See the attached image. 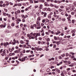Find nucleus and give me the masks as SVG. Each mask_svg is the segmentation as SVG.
<instances>
[{
	"label": "nucleus",
	"mask_w": 76,
	"mask_h": 76,
	"mask_svg": "<svg viewBox=\"0 0 76 76\" xmlns=\"http://www.w3.org/2000/svg\"><path fill=\"white\" fill-rule=\"evenodd\" d=\"M3 16H7L8 18H10V16H11V15L10 14H9L8 13H3Z\"/></svg>",
	"instance_id": "f257e3e1"
},
{
	"label": "nucleus",
	"mask_w": 76,
	"mask_h": 76,
	"mask_svg": "<svg viewBox=\"0 0 76 76\" xmlns=\"http://www.w3.org/2000/svg\"><path fill=\"white\" fill-rule=\"evenodd\" d=\"M19 60L20 61H25V58L24 57L23 58H19Z\"/></svg>",
	"instance_id": "f03ea898"
},
{
	"label": "nucleus",
	"mask_w": 76,
	"mask_h": 76,
	"mask_svg": "<svg viewBox=\"0 0 76 76\" xmlns=\"http://www.w3.org/2000/svg\"><path fill=\"white\" fill-rule=\"evenodd\" d=\"M2 53H3L1 54L2 56H4V55L6 54V50H4L3 51Z\"/></svg>",
	"instance_id": "7ed1b4c3"
},
{
	"label": "nucleus",
	"mask_w": 76,
	"mask_h": 76,
	"mask_svg": "<svg viewBox=\"0 0 76 76\" xmlns=\"http://www.w3.org/2000/svg\"><path fill=\"white\" fill-rule=\"evenodd\" d=\"M53 14V12H51L50 13V14H49L48 15V18L49 19H51V15Z\"/></svg>",
	"instance_id": "20e7f679"
},
{
	"label": "nucleus",
	"mask_w": 76,
	"mask_h": 76,
	"mask_svg": "<svg viewBox=\"0 0 76 76\" xmlns=\"http://www.w3.org/2000/svg\"><path fill=\"white\" fill-rule=\"evenodd\" d=\"M36 24H37V26H39V25H40V23L39 21L37 20L36 21Z\"/></svg>",
	"instance_id": "39448f33"
},
{
	"label": "nucleus",
	"mask_w": 76,
	"mask_h": 76,
	"mask_svg": "<svg viewBox=\"0 0 76 76\" xmlns=\"http://www.w3.org/2000/svg\"><path fill=\"white\" fill-rule=\"evenodd\" d=\"M66 43V40H64L61 43L62 44H64Z\"/></svg>",
	"instance_id": "423d86ee"
},
{
	"label": "nucleus",
	"mask_w": 76,
	"mask_h": 76,
	"mask_svg": "<svg viewBox=\"0 0 76 76\" xmlns=\"http://www.w3.org/2000/svg\"><path fill=\"white\" fill-rule=\"evenodd\" d=\"M20 50H16L15 51H14V53H20Z\"/></svg>",
	"instance_id": "0eeeda50"
},
{
	"label": "nucleus",
	"mask_w": 76,
	"mask_h": 76,
	"mask_svg": "<svg viewBox=\"0 0 76 76\" xmlns=\"http://www.w3.org/2000/svg\"><path fill=\"white\" fill-rule=\"evenodd\" d=\"M63 64V62L61 61L59 63H58L57 64V66H60V64Z\"/></svg>",
	"instance_id": "6e6552de"
},
{
	"label": "nucleus",
	"mask_w": 76,
	"mask_h": 76,
	"mask_svg": "<svg viewBox=\"0 0 76 76\" xmlns=\"http://www.w3.org/2000/svg\"><path fill=\"white\" fill-rule=\"evenodd\" d=\"M37 29H40L41 28V26H40V25H37Z\"/></svg>",
	"instance_id": "1a4fd4ad"
},
{
	"label": "nucleus",
	"mask_w": 76,
	"mask_h": 76,
	"mask_svg": "<svg viewBox=\"0 0 76 76\" xmlns=\"http://www.w3.org/2000/svg\"><path fill=\"white\" fill-rule=\"evenodd\" d=\"M61 76H63L64 75V72H63V71H61Z\"/></svg>",
	"instance_id": "9d476101"
},
{
	"label": "nucleus",
	"mask_w": 76,
	"mask_h": 76,
	"mask_svg": "<svg viewBox=\"0 0 76 76\" xmlns=\"http://www.w3.org/2000/svg\"><path fill=\"white\" fill-rule=\"evenodd\" d=\"M54 17L55 18H56H56H59V15H54Z\"/></svg>",
	"instance_id": "9b49d317"
},
{
	"label": "nucleus",
	"mask_w": 76,
	"mask_h": 76,
	"mask_svg": "<svg viewBox=\"0 0 76 76\" xmlns=\"http://www.w3.org/2000/svg\"><path fill=\"white\" fill-rule=\"evenodd\" d=\"M69 67H73L74 66V64H71L69 65Z\"/></svg>",
	"instance_id": "f8f14e48"
},
{
	"label": "nucleus",
	"mask_w": 76,
	"mask_h": 76,
	"mask_svg": "<svg viewBox=\"0 0 76 76\" xmlns=\"http://www.w3.org/2000/svg\"><path fill=\"white\" fill-rule=\"evenodd\" d=\"M36 36L37 37V36H40L41 35V34H40V33H36Z\"/></svg>",
	"instance_id": "ddd939ff"
},
{
	"label": "nucleus",
	"mask_w": 76,
	"mask_h": 76,
	"mask_svg": "<svg viewBox=\"0 0 76 76\" xmlns=\"http://www.w3.org/2000/svg\"><path fill=\"white\" fill-rule=\"evenodd\" d=\"M0 27L1 28H5V26H4L3 24H1L0 25Z\"/></svg>",
	"instance_id": "4468645a"
},
{
	"label": "nucleus",
	"mask_w": 76,
	"mask_h": 76,
	"mask_svg": "<svg viewBox=\"0 0 76 76\" xmlns=\"http://www.w3.org/2000/svg\"><path fill=\"white\" fill-rule=\"evenodd\" d=\"M21 16L23 18V19H25V18H26V17H25V15H21Z\"/></svg>",
	"instance_id": "2eb2a0df"
},
{
	"label": "nucleus",
	"mask_w": 76,
	"mask_h": 76,
	"mask_svg": "<svg viewBox=\"0 0 76 76\" xmlns=\"http://www.w3.org/2000/svg\"><path fill=\"white\" fill-rule=\"evenodd\" d=\"M75 9V7L72 6L71 7V11H72L73 10H74Z\"/></svg>",
	"instance_id": "dca6fc26"
},
{
	"label": "nucleus",
	"mask_w": 76,
	"mask_h": 76,
	"mask_svg": "<svg viewBox=\"0 0 76 76\" xmlns=\"http://www.w3.org/2000/svg\"><path fill=\"white\" fill-rule=\"evenodd\" d=\"M34 3H39V1H34Z\"/></svg>",
	"instance_id": "f3484780"
},
{
	"label": "nucleus",
	"mask_w": 76,
	"mask_h": 76,
	"mask_svg": "<svg viewBox=\"0 0 76 76\" xmlns=\"http://www.w3.org/2000/svg\"><path fill=\"white\" fill-rule=\"evenodd\" d=\"M29 38L30 39H34V37L31 36L29 37Z\"/></svg>",
	"instance_id": "a211bd4d"
},
{
	"label": "nucleus",
	"mask_w": 76,
	"mask_h": 76,
	"mask_svg": "<svg viewBox=\"0 0 76 76\" xmlns=\"http://www.w3.org/2000/svg\"><path fill=\"white\" fill-rule=\"evenodd\" d=\"M39 2H42V3H44L45 1L44 0H39Z\"/></svg>",
	"instance_id": "6ab92c4d"
},
{
	"label": "nucleus",
	"mask_w": 76,
	"mask_h": 76,
	"mask_svg": "<svg viewBox=\"0 0 76 76\" xmlns=\"http://www.w3.org/2000/svg\"><path fill=\"white\" fill-rule=\"evenodd\" d=\"M35 49H36L37 51H39V48L38 47V48L37 47H35Z\"/></svg>",
	"instance_id": "aec40b11"
},
{
	"label": "nucleus",
	"mask_w": 76,
	"mask_h": 76,
	"mask_svg": "<svg viewBox=\"0 0 76 76\" xmlns=\"http://www.w3.org/2000/svg\"><path fill=\"white\" fill-rule=\"evenodd\" d=\"M58 11H59V12H62L63 11V10H62V9H61L60 8H59L58 9Z\"/></svg>",
	"instance_id": "412c9836"
},
{
	"label": "nucleus",
	"mask_w": 76,
	"mask_h": 76,
	"mask_svg": "<svg viewBox=\"0 0 76 76\" xmlns=\"http://www.w3.org/2000/svg\"><path fill=\"white\" fill-rule=\"evenodd\" d=\"M42 4H40V9H42Z\"/></svg>",
	"instance_id": "4be33fe9"
},
{
	"label": "nucleus",
	"mask_w": 76,
	"mask_h": 76,
	"mask_svg": "<svg viewBox=\"0 0 76 76\" xmlns=\"http://www.w3.org/2000/svg\"><path fill=\"white\" fill-rule=\"evenodd\" d=\"M75 22V20H72V23H74Z\"/></svg>",
	"instance_id": "5701e85b"
},
{
	"label": "nucleus",
	"mask_w": 76,
	"mask_h": 76,
	"mask_svg": "<svg viewBox=\"0 0 76 76\" xmlns=\"http://www.w3.org/2000/svg\"><path fill=\"white\" fill-rule=\"evenodd\" d=\"M56 71L58 73H60V69H56Z\"/></svg>",
	"instance_id": "b1692460"
},
{
	"label": "nucleus",
	"mask_w": 76,
	"mask_h": 76,
	"mask_svg": "<svg viewBox=\"0 0 76 76\" xmlns=\"http://www.w3.org/2000/svg\"><path fill=\"white\" fill-rule=\"evenodd\" d=\"M3 45H4V46H5V47H6L7 46V45H6V44L5 43H3Z\"/></svg>",
	"instance_id": "393cba45"
},
{
	"label": "nucleus",
	"mask_w": 76,
	"mask_h": 76,
	"mask_svg": "<svg viewBox=\"0 0 76 76\" xmlns=\"http://www.w3.org/2000/svg\"><path fill=\"white\" fill-rule=\"evenodd\" d=\"M46 16H47V13L46 12H45L43 16L44 17H46Z\"/></svg>",
	"instance_id": "a878e982"
},
{
	"label": "nucleus",
	"mask_w": 76,
	"mask_h": 76,
	"mask_svg": "<svg viewBox=\"0 0 76 76\" xmlns=\"http://www.w3.org/2000/svg\"><path fill=\"white\" fill-rule=\"evenodd\" d=\"M50 7H54V5H53V4H50Z\"/></svg>",
	"instance_id": "bb28decb"
},
{
	"label": "nucleus",
	"mask_w": 76,
	"mask_h": 76,
	"mask_svg": "<svg viewBox=\"0 0 76 76\" xmlns=\"http://www.w3.org/2000/svg\"><path fill=\"white\" fill-rule=\"evenodd\" d=\"M20 42L21 44H24V42H23V40H20Z\"/></svg>",
	"instance_id": "cd10ccee"
},
{
	"label": "nucleus",
	"mask_w": 76,
	"mask_h": 76,
	"mask_svg": "<svg viewBox=\"0 0 76 76\" xmlns=\"http://www.w3.org/2000/svg\"><path fill=\"white\" fill-rule=\"evenodd\" d=\"M37 20L38 21V20H41V18L39 17L38 18H37Z\"/></svg>",
	"instance_id": "c85d7f7f"
},
{
	"label": "nucleus",
	"mask_w": 76,
	"mask_h": 76,
	"mask_svg": "<svg viewBox=\"0 0 76 76\" xmlns=\"http://www.w3.org/2000/svg\"><path fill=\"white\" fill-rule=\"evenodd\" d=\"M54 39H55V40H57V37L56 36H54Z\"/></svg>",
	"instance_id": "c756f323"
},
{
	"label": "nucleus",
	"mask_w": 76,
	"mask_h": 76,
	"mask_svg": "<svg viewBox=\"0 0 76 76\" xmlns=\"http://www.w3.org/2000/svg\"><path fill=\"white\" fill-rule=\"evenodd\" d=\"M2 52H3V49H1L0 50V54H1V53H2Z\"/></svg>",
	"instance_id": "7c9ffc66"
},
{
	"label": "nucleus",
	"mask_w": 76,
	"mask_h": 76,
	"mask_svg": "<svg viewBox=\"0 0 76 76\" xmlns=\"http://www.w3.org/2000/svg\"><path fill=\"white\" fill-rule=\"evenodd\" d=\"M42 22L43 23H45V19L42 20Z\"/></svg>",
	"instance_id": "2f4dec72"
},
{
	"label": "nucleus",
	"mask_w": 76,
	"mask_h": 76,
	"mask_svg": "<svg viewBox=\"0 0 76 76\" xmlns=\"http://www.w3.org/2000/svg\"><path fill=\"white\" fill-rule=\"evenodd\" d=\"M7 28L8 29H11L12 27H11V26H8L7 27Z\"/></svg>",
	"instance_id": "473e14b6"
},
{
	"label": "nucleus",
	"mask_w": 76,
	"mask_h": 76,
	"mask_svg": "<svg viewBox=\"0 0 76 76\" xmlns=\"http://www.w3.org/2000/svg\"><path fill=\"white\" fill-rule=\"evenodd\" d=\"M41 26H44V23H41Z\"/></svg>",
	"instance_id": "72a5a7b5"
},
{
	"label": "nucleus",
	"mask_w": 76,
	"mask_h": 76,
	"mask_svg": "<svg viewBox=\"0 0 76 76\" xmlns=\"http://www.w3.org/2000/svg\"><path fill=\"white\" fill-rule=\"evenodd\" d=\"M71 32L72 34H75V31L74 30H72L71 31Z\"/></svg>",
	"instance_id": "f704fd0d"
},
{
	"label": "nucleus",
	"mask_w": 76,
	"mask_h": 76,
	"mask_svg": "<svg viewBox=\"0 0 76 76\" xmlns=\"http://www.w3.org/2000/svg\"><path fill=\"white\" fill-rule=\"evenodd\" d=\"M45 35V33H44V32H43V33L41 34V35H42V36H44Z\"/></svg>",
	"instance_id": "c9c22d12"
},
{
	"label": "nucleus",
	"mask_w": 76,
	"mask_h": 76,
	"mask_svg": "<svg viewBox=\"0 0 76 76\" xmlns=\"http://www.w3.org/2000/svg\"><path fill=\"white\" fill-rule=\"evenodd\" d=\"M57 68H56L55 69H52V71L53 72H55V71H56V70H57Z\"/></svg>",
	"instance_id": "e433bc0d"
},
{
	"label": "nucleus",
	"mask_w": 76,
	"mask_h": 76,
	"mask_svg": "<svg viewBox=\"0 0 76 76\" xmlns=\"http://www.w3.org/2000/svg\"><path fill=\"white\" fill-rule=\"evenodd\" d=\"M45 34H46V35H49V34H49V33L48 32H45Z\"/></svg>",
	"instance_id": "4c0bfd02"
},
{
	"label": "nucleus",
	"mask_w": 76,
	"mask_h": 76,
	"mask_svg": "<svg viewBox=\"0 0 76 76\" xmlns=\"http://www.w3.org/2000/svg\"><path fill=\"white\" fill-rule=\"evenodd\" d=\"M35 35H36V33H34L33 34V37L35 36Z\"/></svg>",
	"instance_id": "58836bf2"
},
{
	"label": "nucleus",
	"mask_w": 76,
	"mask_h": 76,
	"mask_svg": "<svg viewBox=\"0 0 76 76\" xmlns=\"http://www.w3.org/2000/svg\"><path fill=\"white\" fill-rule=\"evenodd\" d=\"M17 13H20V10H18L17 11Z\"/></svg>",
	"instance_id": "ea45409f"
},
{
	"label": "nucleus",
	"mask_w": 76,
	"mask_h": 76,
	"mask_svg": "<svg viewBox=\"0 0 76 76\" xmlns=\"http://www.w3.org/2000/svg\"><path fill=\"white\" fill-rule=\"evenodd\" d=\"M24 28H26L27 27V25L26 24H24Z\"/></svg>",
	"instance_id": "a19ab883"
},
{
	"label": "nucleus",
	"mask_w": 76,
	"mask_h": 76,
	"mask_svg": "<svg viewBox=\"0 0 76 76\" xmlns=\"http://www.w3.org/2000/svg\"><path fill=\"white\" fill-rule=\"evenodd\" d=\"M38 6L36 5V6H35V9H37V8H38Z\"/></svg>",
	"instance_id": "79ce46f5"
},
{
	"label": "nucleus",
	"mask_w": 76,
	"mask_h": 76,
	"mask_svg": "<svg viewBox=\"0 0 76 76\" xmlns=\"http://www.w3.org/2000/svg\"><path fill=\"white\" fill-rule=\"evenodd\" d=\"M45 43V42H41V44H42V45H43V44H44Z\"/></svg>",
	"instance_id": "37998d69"
},
{
	"label": "nucleus",
	"mask_w": 76,
	"mask_h": 76,
	"mask_svg": "<svg viewBox=\"0 0 76 76\" xmlns=\"http://www.w3.org/2000/svg\"><path fill=\"white\" fill-rule=\"evenodd\" d=\"M45 20L46 22H49V20L48 19H45Z\"/></svg>",
	"instance_id": "c03bdc74"
},
{
	"label": "nucleus",
	"mask_w": 76,
	"mask_h": 76,
	"mask_svg": "<svg viewBox=\"0 0 76 76\" xmlns=\"http://www.w3.org/2000/svg\"><path fill=\"white\" fill-rule=\"evenodd\" d=\"M62 21H63V22H64V21H65V18H62Z\"/></svg>",
	"instance_id": "a18cd8bd"
},
{
	"label": "nucleus",
	"mask_w": 76,
	"mask_h": 76,
	"mask_svg": "<svg viewBox=\"0 0 76 76\" xmlns=\"http://www.w3.org/2000/svg\"><path fill=\"white\" fill-rule=\"evenodd\" d=\"M71 14L72 15H75V12H71Z\"/></svg>",
	"instance_id": "49530a36"
},
{
	"label": "nucleus",
	"mask_w": 76,
	"mask_h": 76,
	"mask_svg": "<svg viewBox=\"0 0 76 76\" xmlns=\"http://www.w3.org/2000/svg\"><path fill=\"white\" fill-rule=\"evenodd\" d=\"M70 53H71L72 55H75V53H73V52H72V53L70 52Z\"/></svg>",
	"instance_id": "de8ad7c7"
},
{
	"label": "nucleus",
	"mask_w": 76,
	"mask_h": 76,
	"mask_svg": "<svg viewBox=\"0 0 76 76\" xmlns=\"http://www.w3.org/2000/svg\"><path fill=\"white\" fill-rule=\"evenodd\" d=\"M58 58L59 59H62V57H61V56H59L58 57Z\"/></svg>",
	"instance_id": "09e8293b"
},
{
	"label": "nucleus",
	"mask_w": 76,
	"mask_h": 76,
	"mask_svg": "<svg viewBox=\"0 0 76 76\" xmlns=\"http://www.w3.org/2000/svg\"><path fill=\"white\" fill-rule=\"evenodd\" d=\"M68 22L69 23H71V20L70 19H69L68 20Z\"/></svg>",
	"instance_id": "8fccbe9b"
},
{
	"label": "nucleus",
	"mask_w": 76,
	"mask_h": 76,
	"mask_svg": "<svg viewBox=\"0 0 76 76\" xmlns=\"http://www.w3.org/2000/svg\"><path fill=\"white\" fill-rule=\"evenodd\" d=\"M15 15H18V12L17 11L15 12Z\"/></svg>",
	"instance_id": "3c124183"
},
{
	"label": "nucleus",
	"mask_w": 76,
	"mask_h": 76,
	"mask_svg": "<svg viewBox=\"0 0 76 76\" xmlns=\"http://www.w3.org/2000/svg\"><path fill=\"white\" fill-rule=\"evenodd\" d=\"M60 8L61 9H64V6H61Z\"/></svg>",
	"instance_id": "603ef678"
},
{
	"label": "nucleus",
	"mask_w": 76,
	"mask_h": 76,
	"mask_svg": "<svg viewBox=\"0 0 76 76\" xmlns=\"http://www.w3.org/2000/svg\"><path fill=\"white\" fill-rule=\"evenodd\" d=\"M55 12H56V13H57V14H58V10H55Z\"/></svg>",
	"instance_id": "864d4df0"
},
{
	"label": "nucleus",
	"mask_w": 76,
	"mask_h": 76,
	"mask_svg": "<svg viewBox=\"0 0 76 76\" xmlns=\"http://www.w3.org/2000/svg\"><path fill=\"white\" fill-rule=\"evenodd\" d=\"M18 20L19 21V22H21V20L20 18H18Z\"/></svg>",
	"instance_id": "5fc2aeb1"
},
{
	"label": "nucleus",
	"mask_w": 76,
	"mask_h": 76,
	"mask_svg": "<svg viewBox=\"0 0 76 76\" xmlns=\"http://www.w3.org/2000/svg\"><path fill=\"white\" fill-rule=\"evenodd\" d=\"M12 26H15V24L13 23H12L11 24Z\"/></svg>",
	"instance_id": "6e6d98bb"
},
{
	"label": "nucleus",
	"mask_w": 76,
	"mask_h": 76,
	"mask_svg": "<svg viewBox=\"0 0 76 76\" xmlns=\"http://www.w3.org/2000/svg\"><path fill=\"white\" fill-rule=\"evenodd\" d=\"M61 52H62V51H61V50H60L58 51V53H61Z\"/></svg>",
	"instance_id": "4d7b16f0"
},
{
	"label": "nucleus",
	"mask_w": 76,
	"mask_h": 76,
	"mask_svg": "<svg viewBox=\"0 0 76 76\" xmlns=\"http://www.w3.org/2000/svg\"><path fill=\"white\" fill-rule=\"evenodd\" d=\"M12 51H13V50H12V49H9V51H10V52H12Z\"/></svg>",
	"instance_id": "13d9d810"
},
{
	"label": "nucleus",
	"mask_w": 76,
	"mask_h": 76,
	"mask_svg": "<svg viewBox=\"0 0 76 76\" xmlns=\"http://www.w3.org/2000/svg\"><path fill=\"white\" fill-rule=\"evenodd\" d=\"M34 27H36L37 26V24H34L33 25Z\"/></svg>",
	"instance_id": "bf43d9fd"
},
{
	"label": "nucleus",
	"mask_w": 76,
	"mask_h": 76,
	"mask_svg": "<svg viewBox=\"0 0 76 76\" xmlns=\"http://www.w3.org/2000/svg\"><path fill=\"white\" fill-rule=\"evenodd\" d=\"M23 53H25V50H23Z\"/></svg>",
	"instance_id": "052dcab7"
},
{
	"label": "nucleus",
	"mask_w": 76,
	"mask_h": 76,
	"mask_svg": "<svg viewBox=\"0 0 76 76\" xmlns=\"http://www.w3.org/2000/svg\"><path fill=\"white\" fill-rule=\"evenodd\" d=\"M48 11H51V9L50 8H49L48 9Z\"/></svg>",
	"instance_id": "680f3d73"
},
{
	"label": "nucleus",
	"mask_w": 76,
	"mask_h": 76,
	"mask_svg": "<svg viewBox=\"0 0 76 76\" xmlns=\"http://www.w3.org/2000/svg\"><path fill=\"white\" fill-rule=\"evenodd\" d=\"M20 47L21 48H22L23 47V45H19Z\"/></svg>",
	"instance_id": "e2e57ef3"
},
{
	"label": "nucleus",
	"mask_w": 76,
	"mask_h": 76,
	"mask_svg": "<svg viewBox=\"0 0 76 76\" xmlns=\"http://www.w3.org/2000/svg\"><path fill=\"white\" fill-rule=\"evenodd\" d=\"M69 10V9L68 8L66 7V11H67V10Z\"/></svg>",
	"instance_id": "0e129e2a"
},
{
	"label": "nucleus",
	"mask_w": 76,
	"mask_h": 76,
	"mask_svg": "<svg viewBox=\"0 0 76 76\" xmlns=\"http://www.w3.org/2000/svg\"><path fill=\"white\" fill-rule=\"evenodd\" d=\"M61 56L62 57H64V56H65V54H63L62 55H61Z\"/></svg>",
	"instance_id": "69168bd1"
},
{
	"label": "nucleus",
	"mask_w": 76,
	"mask_h": 76,
	"mask_svg": "<svg viewBox=\"0 0 76 76\" xmlns=\"http://www.w3.org/2000/svg\"><path fill=\"white\" fill-rule=\"evenodd\" d=\"M15 19H17L18 18V15H15Z\"/></svg>",
	"instance_id": "338daca9"
},
{
	"label": "nucleus",
	"mask_w": 76,
	"mask_h": 76,
	"mask_svg": "<svg viewBox=\"0 0 76 76\" xmlns=\"http://www.w3.org/2000/svg\"><path fill=\"white\" fill-rule=\"evenodd\" d=\"M47 41H50V38H48L47 39Z\"/></svg>",
	"instance_id": "774afa93"
}]
</instances>
